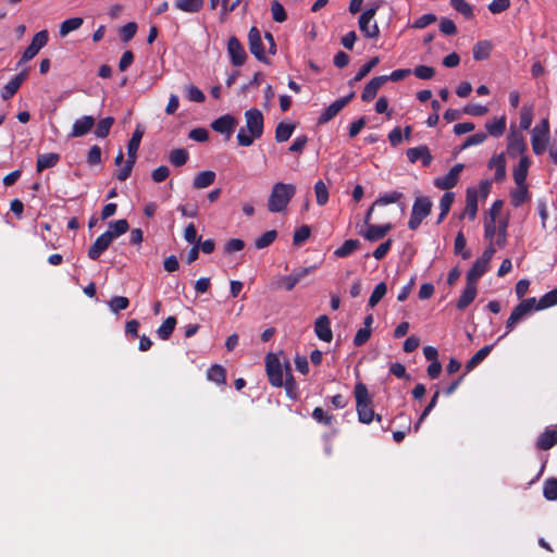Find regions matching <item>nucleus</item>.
<instances>
[{"instance_id": "nucleus-26", "label": "nucleus", "mask_w": 557, "mask_h": 557, "mask_svg": "<svg viewBox=\"0 0 557 557\" xmlns=\"http://www.w3.org/2000/svg\"><path fill=\"white\" fill-rule=\"evenodd\" d=\"M392 227L391 223L383 225L369 224L367 231L363 233V237L369 242H377L384 238Z\"/></svg>"}, {"instance_id": "nucleus-60", "label": "nucleus", "mask_w": 557, "mask_h": 557, "mask_svg": "<svg viewBox=\"0 0 557 557\" xmlns=\"http://www.w3.org/2000/svg\"><path fill=\"white\" fill-rule=\"evenodd\" d=\"M410 73L418 76V66H416L413 70H395L389 75L382 76L386 78V83L388 81L398 82L407 77Z\"/></svg>"}, {"instance_id": "nucleus-43", "label": "nucleus", "mask_w": 557, "mask_h": 557, "mask_svg": "<svg viewBox=\"0 0 557 557\" xmlns=\"http://www.w3.org/2000/svg\"><path fill=\"white\" fill-rule=\"evenodd\" d=\"M557 305V287L543 295L535 304V310H544Z\"/></svg>"}, {"instance_id": "nucleus-62", "label": "nucleus", "mask_w": 557, "mask_h": 557, "mask_svg": "<svg viewBox=\"0 0 557 557\" xmlns=\"http://www.w3.org/2000/svg\"><path fill=\"white\" fill-rule=\"evenodd\" d=\"M312 417L318 423H322L324 425H331L334 420V417L326 413L321 407L313 409Z\"/></svg>"}, {"instance_id": "nucleus-53", "label": "nucleus", "mask_w": 557, "mask_h": 557, "mask_svg": "<svg viewBox=\"0 0 557 557\" xmlns=\"http://www.w3.org/2000/svg\"><path fill=\"white\" fill-rule=\"evenodd\" d=\"M314 193L317 197V203L319 206H324L329 201V189L323 181H318L314 184Z\"/></svg>"}, {"instance_id": "nucleus-28", "label": "nucleus", "mask_w": 557, "mask_h": 557, "mask_svg": "<svg viewBox=\"0 0 557 557\" xmlns=\"http://www.w3.org/2000/svg\"><path fill=\"white\" fill-rule=\"evenodd\" d=\"M478 212V190L469 187L466 193V207L463 215H468L470 220H474Z\"/></svg>"}, {"instance_id": "nucleus-51", "label": "nucleus", "mask_w": 557, "mask_h": 557, "mask_svg": "<svg viewBox=\"0 0 557 557\" xmlns=\"http://www.w3.org/2000/svg\"><path fill=\"white\" fill-rule=\"evenodd\" d=\"M108 306L113 313H117L129 306V299L124 296H114L109 300Z\"/></svg>"}, {"instance_id": "nucleus-39", "label": "nucleus", "mask_w": 557, "mask_h": 557, "mask_svg": "<svg viewBox=\"0 0 557 557\" xmlns=\"http://www.w3.org/2000/svg\"><path fill=\"white\" fill-rule=\"evenodd\" d=\"M175 8L187 13H197L203 7V0H175Z\"/></svg>"}, {"instance_id": "nucleus-34", "label": "nucleus", "mask_w": 557, "mask_h": 557, "mask_svg": "<svg viewBox=\"0 0 557 557\" xmlns=\"http://www.w3.org/2000/svg\"><path fill=\"white\" fill-rule=\"evenodd\" d=\"M493 45L488 40H482L473 46V59L476 61L486 60L490 58Z\"/></svg>"}, {"instance_id": "nucleus-33", "label": "nucleus", "mask_w": 557, "mask_h": 557, "mask_svg": "<svg viewBox=\"0 0 557 557\" xmlns=\"http://www.w3.org/2000/svg\"><path fill=\"white\" fill-rule=\"evenodd\" d=\"M215 177H216V175H215V172H213V171L208 170V171L199 172L194 177L193 186L196 189L206 188L214 183Z\"/></svg>"}, {"instance_id": "nucleus-16", "label": "nucleus", "mask_w": 557, "mask_h": 557, "mask_svg": "<svg viewBox=\"0 0 557 557\" xmlns=\"http://www.w3.org/2000/svg\"><path fill=\"white\" fill-rule=\"evenodd\" d=\"M28 77V69H24L15 75L2 89L1 98L3 100L11 99L20 89L23 82Z\"/></svg>"}, {"instance_id": "nucleus-17", "label": "nucleus", "mask_w": 557, "mask_h": 557, "mask_svg": "<svg viewBox=\"0 0 557 557\" xmlns=\"http://www.w3.org/2000/svg\"><path fill=\"white\" fill-rule=\"evenodd\" d=\"M112 242V236L110 234L102 233L89 247L87 253L88 258L91 260H98L99 257L109 248Z\"/></svg>"}, {"instance_id": "nucleus-54", "label": "nucleus", "mask_w": 557, "mask_h": 557, "mask_svg": "<svg viewBox=\"0 0 557 557\" xmlns=\"http://www.w3.org/2000/svg\"><path fill=\"white\" fill-rule=\"evenodd\" d=\"M450 4L454 10L462 14L466 18L473 17V9L466 0H450Z\"/></svg>"}, {"instance_id": "nucleus-64", "label": "nucleus", "mask_w": 557, "mask_h": 557, "mask_svg": "<svg viewBox=\"0 0 557 557\" xmlns=\"http://www.w3.org/2000/svg\"><path fill=\"white\" fill-rule=\"evenodd\" d=\"M487 138V134L484 132H478L471 136H469L465 143L462 144V149H466L471 146H476L483 144Z\"/></svg>"}, {"instance_id": "nucleus-49", "label": "nucleus", "mask_w": 557, "mask_h": 557, "mask_svg": "<svg viewBox=\"0 0 557 557\" xmlns=\"http://www.w3.org/2000/svg\"><path fill=\"white\" fill-rule=\"evenodd\" d=\"M113 123H114V119L111 117V116H107V117L101 119L98 122L97 127L95 129L96 137H98V138H106L109 135L110 129H111Z\"/></svg>"}, {"instance_id": "nucleus-6", "label": "nucleus", "mask_w": 557, "mask_h": 557, "mask_svg": "<svg viewBox=\"0 0 557 557\" xmlns=\"http://www.w3.org/2000/svg\"><path fill=\"white\" fill-rule=\"evenodd\" d=\"M265 371L269 379V382L274 387H282L284 373H285V364L283 366L275 354L269 352L265 356Z\"/></svg>"}, {"instance_id": "nucleus-61", "label": "nucleus", "mask_w": 557, "mask_h": 557, "mask_svg": "<svg viewBox=\"0 0 557 557\" xmlns=\"http://www.w3.org/2000/svg\"><path fill=\"white\" fill-rule=\"evenodd\" d=\"M137 24L135 22H128L120 30V37L122 41L128 42L134 38L137 32Z\"/></svg>"}, {"instance_id": "nucleus-31", "label": "nucleus", "mask_w": 557, "mask_h": 557, "mask_svg": "<svg viewBox=\"0 0 557 557\" xmlns=\"http://www.w3.org/2000/svg\"><path fill=\"white\" fill-rule=\"evenodd\" d=\"M60 161V154L55 152L42 153L37 157L36 170L42 172L46 169L53 168Z\"/></svg>"}, {"instance_id": "nucleus-13", "label": "nucleus", "mask_w": 557, "mask_h": 557, "mask_svg": "<svg viewBox=\"0 0 557 557\" xmlns=\"http://www.w3.org/2000/svg\"><path fill=\"white\" fill-rule=\"evenodd\" d=\"M528 146L524 136L517 131H511L507 137V152L510 158H517L521 154L524 156Z\"/></svg>"}, {"instance_id": "nucleus-2", "label": "nucleus", "mask_w": 557, "mask_h": 557, "mask_svg": "<svg viewBox=\"0 0 557 557\" xmlns=\"http://www.w3.org/2000/svg\"><path fill=\"white\" fill-rule=\"evenodd\" d=\"M295 193V185L282 182L275 183L268 199V210L273 213L284 211Z\"/></svg>"}, {"instance_id": "nucleus-15", "label": "nucleus", "mask_w": 557, "mask_h": 557, "mask_svg": "<svg viewBox=\"0 0 557 557\" xmlns=\"http://www.w3.org/2000/svg\"><path fill=\"white\" fill-rule=\"evenodd\" d=\"M236 125L237 120L233 115L224 114L211 123V128L216 133L226 135L228 138L233 134Z\"/></svg>"}, {"instance_id": "nucleus-30", "label": "nucleus", "mask_w": 557, "mask_h": 557, "mask_svg": "<svg viewBox=\"0 0 557 557\" xmlns=\"http://www.w3.org/2000/svg\"><path fill=\"white\" fill-rule=\"evenodd\" d=\"M487 270L488 264L481 261L480 259H476L467 273V282L476 285V282L484 275Z\"/></svg>"}, {"instance_id": "nucleus-24", "label": "nucleus", "mask_w": 557, "mask_h": 557, "mask_svg": "<svg viewBox=\"0 0 557 557\" xmlns=\"http://www.w3.org/2000/svg\"><path fill=\"white\" fill-rule=\"evenodd\" d=\"M478 294L476 285L467 282L465 289L462 290L461 295L459 296L456 307L459 310L467 309L471 302L475 299V296Z\"/></svg>"}, {"instance_id": "nucleus-10", "label": "nucleus", "mask_w": 557, "mask_h": 557, "mask_svg": "<svg viewBox=\"0 0 557 557\" xmlns=\"http://www.w3.org/2000/svg\"><path fill=\"white\" fill-rule=\"evenodd\" d=\"M462 170H463L462 163L455 164L448 171L447 174H445L444 176L434 178V182H433L434 186L437 187L438 189L449 191V189L454 188L457 185V183L459 181V175L462 172Z\"/></svg>"}, {"instance_id": "nucleus-58", "label": "nucleus", "mask_w": 557, "mask_h": 557, "mask_svg": "<svg viewBox=\"0 0 557 557\" xmlns=\"http://www.w3.org/2000/svg\"><path fill=\"white\" fill-rule=\"evenodd\" d=\"M272 18L277 23H283L287 20V14L284 7L276 0L271 3Z\"/></svg>"}, {"instance_id": "nucleus-12", "label": "nucleus", "mask_w": 557, "mask_h": 557, "mask_svg": "<svg viewBox=\"0 0 557 557\" xmlns=\"http://www.w3.org/2000/svg\"><path fill=\"white\" fill-rule=\"evenodd\" d=\"M375 13L376 9L370 8L367 9L359 17V28L368 38H376L380 33L377 24L375 22L371 23Z\"/></svg>"}, {"instance_id": "nucleus-22", "label": "nucleus", "mask_w": 557, "mask_h": 557, "mask_svg": "<svg viewBox=\"0 0 557 557\" xmlns=\"http://www.w3.org/2000/svg\"><path fill=\"white\" fill-rule=\"evenodd\" d=\"M531 160L528 156H522L517 166L513 168L512 177L517 185H527V176Z\"/></svg>"}, {"instance_id": "nucleus-36", "label": "nucleus", "mask_w": 557, "mask_h": 557, "mask_svg": "<svg viewBox=\"0 0 557 557\" xmlns=\"http://www.w3.org/2000/svg\"><path fill=\"white\" fill-rule=\"evenodd\" d=\"M485 128L487 133L493 137L497 138L503 136L506 131V116L503 115L492 122H486Z\"/></svg>"}, {"instance_id": "nucleus-9", "label": "nucleus", "mask_w": 557, "mask_h": 557, "mask_svg": "<svg viewBox=\"0 0 557 557\" xmlns=\"http://www.w3.org/2000/svg\"><path fill=\"white\" fill-rule=\"evenodd\" d=\"M355 97V92H350L345 97L336 99L333 103L324 109L318 117V124H325L334 119Z\"/></svg>"}, {"instance_id": "nucleus-48", "label": "nucleus", "mask_w": 557, "mask_h": 557, "mask_svg": "<svg viewBox=\"0 0 557 557\" xmlns=\"http://www.w3.org/2000/svg\"><path fill=\"white\" fill-rule=\"evenodd\" d=\"M379 63H380L379 57L371 58L366 64H363L359 69V71L357 72V74L355 75V77L351 79L350 83H356V82H360L361 79H363L371 72V70L373 67H375Z\"/></svg>"}, {"instance_id": "nucleus-63", "label": "nucleus", "mask_w": 557, "mask_h": 557, "mask_svg": "<svg viewBox=\"0 0 557 557\" xmlns=\"http://www.w3.org/2000/svg\"><path fill=\"white\" fill-rule=\"evenodd\" d=\"M438 27L444 35L454 36L457 34V26L455 22L448 17H443Z\"/></svg>"}, {"instance_id": "nucleus-45", "label": "nucleus", "mask_w": 557, "mask_h": 557, "mask_svg": "<svg viewBox=\"0 0 557 557\" xmlns=\"http://www.w3.org/2000/svg\"><path fill=\"white\" fill-rule=\"evenodd\" d=\"M467 240L463 233L460 231L456 235L454 243V252L460 255L462 259L467 260L471 257V251L466 249Z\"/></svg>"}, {"instance_id": "nucleus-57", "label": "nucleus", "mask_w": 557, "mask_h": 557, "mask_svg": "<svg viewBox=\"0 0 557 557\" xmlns=\"http://www.w3.org/2000/svg\"><path fill=\"white\" fill-rule=\"evenodd\" d=\"M311 235V230L308 225H302L294 232L293 243L295 246H300Z\"/></svg>"}, {"instance_id": "nucleus-59", "label": "nucleus", "mask_w": 557, "mask_h": 557, "mask_svg": "<svg viewBox=\"0 0 557 557\" xmlns=\"http://www.w3.org/2000/svg\"><path fill=\"white\" fill-rule=\"evenodd\" d=\"M488 112L487 107L478 104V103H469L463 107L462 113L471 115V116H483Z\"/></svg>"}, {"instance_id": "nucleus-52", "label": "nucleus", "mask_w": 557, "mask_h": 557, "mask_svg": "<svg viewBox=\"0 0 557 557\" xmlns=\"http://www.w3.org/2000/svg\"><path fill=\"white\" fill-rule=\"evenodd\" d=\"M276 237L277 232L275 230L267 231L255 240V246L257 249H263L270 246L275 240Z\"/></svg>"}, {"instance_id": "nucleus-19", "label": "nucleus", "mask_w": 557, "mask_h": 557, "mask_svg": "<svg viewBox=\"0 0 557 557\" xmlns=\"http://www.w3.org/2000/svg\"><path fill=\"white\" fill-rule=\"evenodd\" d=\"M550 139V133L532 129L531 132V145L532 150L536 156L543 154Z\"/></svg>"}, {"instance_id": "nucleus-11", "label": "nucleus", "mask_w": 557, "mask_h": 557, "mask_svg": "<svg viewBox=\"0 0 557 557\" xmlns=\"http://www.w3.org/2000/svg\"><path fill=\"white\" fill-rule=\"evenodd\" d=\"M248 44H249V50L255 55V58L258 61L268 64L269 59L267 58L265 52H264L261 34H260V30L256 26H252L249 29Z\"/></svg>"}, {"instance_id": "nucleus-8", "label": "nucleus", "mask_w": 557, "mask_h": 557, "mask_svg": "<svg viewBox=\"0 0 557 557\" xmlns=\"http://www.w3.org/2000/svg\"><path fill=\"white\" fill-rule=\"evenodd\" d=\"M314 269L315 267L295 269L290 274L280 276L276 281V286L290 292L304 277L314 271Z\"/></svg>"}, {"instance_id": "nucleus-40", "label": "nucleus", "mask_w": 557, "mask_h": 557, "mask_svg": "<svg viewBox=\"0 0 557 557\" xmlns=\"http://www.w3.org/2000/svg\"><path fill=\"white\" fill-rule=\"evenodd\" d=\"M176 323L177 321L175 317H168L157 330L159 338L162 341L169 339L176 326Z\"/></svg>"}, {"instance_id": "nucleus-46", "label": "nucleus", "mask_w": 557, "mask_h": 557, "mask_svg": "<svg viewBox=\"0 0 557 557\" xmlns=\"http://www.w3.org/2000/svg\"><path fill=\"white\" fill-rule=\"evenodd\" d=\"M169 159L174 166H183L188 161L189 153L184 148L173 149L170 153Z\"/></svg>"}, {"instance_id": "nucleus-42", "label": "nucleus", "mask_w": 557, "mask_h": 557, "mask_svg": "<svg viewBox=\"0 0 557 557\" xmlns=\"http://www.w3.org/2000/svg\"><path fill=\"white\" fill-rule=\"evenodd\" d=\"M454 199H455V194L453 191H445V194L442 196L441 201H440L441 213H440L437 222H436L437 224L442 223V221L448 214L450 207L454 202Z\"/></svg>"}, {"instance_id": "nucleus-56", "label": "nucleus", "mask_w": 557, "mask_h": 557, "mask_svg": "<svg viewBox=\"0 0 557 557\" xmlns=\"http://www.w3.org/2000/svg\"><path fill=\"white\" fill-rule=\"evenodd\" d=\"M185 95L189 101L201 103L205 101V94L195 85H188L185 87Z\"/></svg>"}, {"instance_id": "nucleus-50", "label": "nucleus", "mask_w": 557, "mask_h": 557, "mask_svg": "<svg viewBox=\"0 0 557 557\" xmlns=\"http://www.w3.org/2000/svg\"><path fill=\"white\" fill-rule=\"evenodd\" d=\"M543 495L547 500H557V479L549 478L544 482Z\"/></svg>"}, {"instance_id": "nucleus-41", "label": "nucleus", "mask_w": 557, "mask_h": 557, "mask_svg": "<svg viewBox=\"0 0 557 557\" xmlns=\"http://www.w3.org/2000/svg\"><path fill=\"white\" fill-rule=\"evenodd\" d=\"M129 228L128 222L125 219L113 221L109 223V228L104 232L112 236V240L125 234Z\"/></svg>"}, {"instance_id": "nucleus-37", "label": "nucleus", "mask_w": 557, "mask_h": 557, "mask_svg": "<svg viewBox=\"0 0 557 557\" xmlns=\"http://www.w3.org/2000/svg\"><path fill=\"white\" fill-rule=\"evenodd\" d=\"M295 131V125L292 123L280 122L275 127V140L277 143L287 141Z\"/></svg>"}, {"instance_id": "nucleus-21", "label": "nucleus", "mask_w": 557, "mask_h": 557, "mask_svg": "<svg viewBox=\"0 0 557 557\" xmlns=\"http://www.w3.org/2000/svg\"><path fill=\"white\" fill-rule=\"evenodd\" d=\"M386 83V78H384L382 75L373 77L363 88L361 94V99L364 102L372 101L377 90Z\"/></svg>"}, {"instance_id": "nucleus-47", "label": "nucleus", "mask_w": 557, "mask_h": 557, "mask_svg": "<svg viewBox=\"0 0 557 557\" xmlns=\"http://www.w3.org/2000/svg\"><path fill=\"white\" fill-rule=\"evenodd\" d=\"M533 121V107L523 106L520 110L519 126L523 131H528L531 127Z\"/></svg>"}, {"instance_id": "nucleus-23", "label": "nucleus", "mask_w": 557, "mask_h": 557, "mask_svg": "<svg viewBox=\"0 0 557 557\" xmlns=\"http://www.w3.org/2000/svg\"><path fill=\"white\" fill-rule=\"evenodd\" d=\"M283 386L285 388L286 395L290 399H298L299 397V389L298 385L292 374V369L289 366V362H285V381L283 380Z\"/></svg>"}, {"instance_id": "nucleus-20", "label": "nucleus", "mask_w": 557, "mask_h": 557, "mask_svg": "<svg viewBox=\"0 0 557 557\" xmlns=\"http://www.w3.org/2000/svg\"><path fill=\"white\" fill-rule=\"evenodd\" d=\"M94 125L95 119L91 115H84L73 123L70 137H82L86 135Z\"/></svg>"}, {"instance_id": "nucleus-4", "label": "nucleus", "mask_w": 557, "mask_h": 557, "mask_svg": "<svg viewBox=\"0 0 557 557\" xmlns=\"http://www.w3.org/2000/svg\"><path fill=\"white\" fill-rule=\"evenodd\" d=\"M143 136L144 131L137 126L127 144V160L124 166L115 173V177L119 181L123 182L131 176Z\"/></svg>"}, {"instance_id": "nucleus-3", "label": "nucleus", "mask_w": 557, "mask_h": 557, "mask_svg": "<svg viewBox=\"0 0 557 557\" xmlns=\"http://www.w3.org/2000/svg\"><path fill=\"white\" fill-rule=\"evenodd\" d=\"M354 394L356 398L358 420L364 424L371 423L374 419V411L372 409V399L367 386L363 383L358 382L355 385Z\"/></svg>"}, {"instance_id": "nucleus-5", "label": "nucleus", "mask_w": 557, "mask_h": 557, "mask_svg": "<svg viewBox=\"0 0 557 557\" xmlns=\"http://www.w3.org/2000/svg\"><path fill=\"white\" fill-rule=\"evenodd\" d=\"M535 304H536L535 297H531V298L523 299L519 305H517L512 309V311L506 322L505 334L503 336H500L498 338V341H500L506 335H508L513 330L516 323H518L519 321L524 319L530 312L535 310V307H536Z\"/></svg>"}, {"instance_id": "nucleus-25", "label": "nucleus", "mask_w": 557, "mask_h": 557, "mask_svg": "<svg viewBox=\"0 0 557 557\" xmlns=\"http://www.w3.org/2000/svg\"><path fill=\"white\" fill-rule=\"evenodd\" d=\"M488 168L495 169L494 181L497 183L506 178V159L504 153L492 157L488 161Z\"/></svg>"}, {"instance_id": "nucleus-29", "label": "nucleus", "mask_w": 557, "mask_h": 557, "mask_svg": "<svg viewBox=\"0 0 557 557\" xmlns=\"http://www.w3.org/2000/svg\"><path fill=\"white\" fill-rule=\"evenodd\" d=\"M530 199L528 185H517V188L510 191V203L515 208L521 207Z\"/></svg>"}, {"instance_id": "nucleus-55", "label": "nucleus", "mask_w": 557, "mask_h": 557, "mask_svg": "<svg viewBox=\"0 0 557 557\" xmlns=\"http://www.w3.org/2000/svg\"><path fill=\"white\" fill-rule=\"evenodd\" d=\"M386 292H387L386 284L384 282L379 283L374 287V289L369 298V306L371 308L375 307L379 304V301L386 295Z\"/></svg>"}, {"instance_id": "nucleus-35", "label": "nucleus", "mask_w": 557, "mask_h": 557, "mask_svg": "<svg viewBox=\"0 0 557 557\" xmlns=\"http://www.w3.org/2000/svg\"><path fill=\"white\" fill-rule=\"evenodd\" d=\"M207 379L218 385L226 383V371L220 364H212L207 371Z\"/></svg>"}, {"instance_id": "nucleus-1", "label": "nucleus", "mask_w": 557, "mask_h": 557, "mask_svg": "<svg viewBox=\"0 0 557 557\" xmlns=\"http://www.w3.org/2000/svg\"><path fill=\"white\" fill-rule=\"evenodd\" d=\"M246 128L242 127L237 133V143L242 147H249L255 139L263 135L264 119L259 109H249L245 112Z\"/></svg>"}, {"instance_id": "nucleus-38", "label": "nucleus", "mask_w": 557, "mask_h": 557, "mask_svg": "<svg viewBox=\"0 0 557 557\" xmlns=\"http://www.w3.org/2000/svg\"><path fill=\"white\" fill-rule=\"evenodd\" d=\"M359 247L360 242L358 239H347L341 247L335 249L334 256L337 258H346L359 249Z\"/></svg>"}, {"instance_id": "nucleus-18", "label": "nucleus", "mask_w": 557, "mask_h": 557, "mask_svg": "<svg viewBox=\"0 0 557 557\" xmlns=\"http://www.w3.org/2000/svg\"><path fill=\"white\" fill-rule=\"evenodd\" d=\"M314 333L319 339L331 343L333 339V332L331 329L330 318L325 314L320 315L314 322Z\"/></svg>"}, {"instance_id": "nucleus-27", "label": "nucleus", "mask_w": 557, "mask_h": 557, "mask_svg": "<svg viewBox=\"0 0 557 557\" xmlns=\"http://www.w3.org/2000/svg\"><path fill=\"white\" fill-rule=\"evenodd\" d=\"M557 445V430L546 429L540 434L535 446L540 450H548Z\"/></svg>"}, {"instance_id": "nucleus-44", "label": "nucleus", "mask_w": 557, "mask_h": 557, "mask_svg": "<svg viewBox=\"0 0 557 557\" xmlns=\"http://www.w3.org/2000/svg\"><path fill=\"white\" fill-rule=\"evenodd\" d=\"M84 23V20L82 17H71L65 21H63L60 25V35L62 37H65L71 32H74L78 29Z\"/></svg>"}, {"instance_id": "nucleus-7", "label": "nucleus", "mask_w": 557, "mask_h": 557, "mask_svg": "<svg viewBox=\"0 0 557 557\" xmlns=\"http://www.w3.org/2000/svg\"><path fill=\"white\" fill-rule=\"evenodd\" d=\"M49 40V34L48 30L44 29L38 33H36L32 39V42L29 46L24 50V53L21 58V60L17 62V65H22L23 63H26L30 61L33 58L37 55V53L42 49Z\"/></svg>"}, {"instance_id": "nucleus-32", "label": "nucleus", "mask_w": 557, "mask_h": 557, "mask_svg": "<svg viewBox=\"0 0 557 557\" xmlns=\"http://www.w3.org/2000/svg\"><path fill=\"white\" fill-rule=\"evenodd\" d=\"M494 345H486L479 349L466 363V371L475 369L492 351Z\"/></svg>"}, {"instance_id": "nucleus-14", "label": "nucleus", "mask_w": 557, "mask_h": 557, "mask_svg": "<svg viewBox=\"0 0 557 557\" xmlns=\"http://www.w3.org/2000/svg\"><path fill=\"white\" fill-rule=\"evenodd\" d=\"M227 52L234 66H242L247 60V53L240 41L232 36L227 42Z\"/></svg>"}]
</instances>
